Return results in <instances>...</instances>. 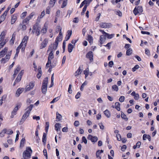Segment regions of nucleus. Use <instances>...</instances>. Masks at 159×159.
<instances>
[{
  "label": "nucleus",
  "mask_w": 159,
  "mask_h": 159,
  "mask_svg": "<svg viewBox=\"0 0 159 159\" xmlns=\"http://www.w3.org/2000/svg\"><path fill=\"white\" fill-rule=\"evenodd\" d=\"M32 151L30 147H27L23 153L21 159H30L31 157Z\"/></svg>",
  "instance_id": "nucleus-1"
},
{
  "label": "nucleus",
  "mask_w": 159,
  "mask_h": 159,
  "mask_svg": "<svg viewBox=\"0 0 159 159\" xmlns=\"http://www.w3.org/2000/svg\"><path fill=\"white\" fill-rule=\"evenodd\" d=\"M33 107L34 105L31 104L27 108L25 109V112L22 116V119L20 121V122H23L29 116L30 112Z\"/></svg>",
  "instance_id": "nucleus-2"
},
{
  "label": "nucleus",
  "mask_w": 159,
  "mask_h": 159,
  "mask_svg": "<svg viewBox=\"0 0 159 159\" xmlns=\"http://www.w3.org/2000/svg\"><path fill=\"white\" fill-rule=\"evenodd\" d=\"M48 82V77L44 79L42 84L41 90L42 93L44 94L46 93L47 91V86Z\"/></svg>",
  "instance_id": "nucleus-3"
},
{
  "label": "nucleus",
  "mask_w": 159,
  "mask_h": 159,
  "mask_svg": "<svg viewBox=\"0 0 159 159\" xmlns=\"http://www.w3.org/2000/svg\"><path fill=\"white\" fill-rule=\"evenodd\" d=\"M58 43V40L57 39H56L53 44H51L49 46L48 49L47 50V52L49 51L53 52V51L55 50L57 48Z\"/></svg>",
  "instance_id": "nucleus-4"
},
{
  "label": "nucleus",
  "mask_w": 159,
  "mask_h": 159,
  "mask_svg": "<svg viewBox=\"0 0 159 159\" xmlns=\"http://www.w3.org/2000/svg\"><path fill=\"white\" fill-rule=\"evenodd\" d=\"M33 30L32 31V33L34 34V33H35L37 36H39L40 34V28L38 26L37 23H35L33 26Z\"/></svg>",
  "instance_id": "nucleus-5"
},
{
  "label": "nucleus",
  "mask_w": 159,
  "mask_h": 159,
  "mask_svg": "<svg viewBox=\"0 0 159 159\" xmlns=\"http://www.w3.org/2000/svg\"><path fill=\"white\" fill-rule=\"evenodd\" d=\"M143 11L142 7L139 6L136 7L133 10V12L135 15H137L138 14H140Z\"/></svg>",
  "instance_id": "nucleus-6"
},
{
  "label": "nucleus",
  "mask_w": 159,
  "mask_h": 159,
  "mask_svg": "<svg viewBox=\"0 0 159 159\" xmlns=\"http://www.w3.org/2000/svg\"><path fill=\"white\" fill-rule=\"evenodd\" d=\"M21 105V104L20 103L18 104L16 107L14 108L11 113V118H13L14 117V116L16 114V112L18 110L19 108L20 107Z\"/></svg>",
  "instance_id": "nucleus-7"
},
{
  "label": "nucleus",
  "mask_w": 159,
  "mask_h": 159,
  "mask_svg": "<svg viewBox=\"0 0 159 159\" xmlns=\"http://www.w3.org/2000/svg\"><path fill=\"white\" fill-rule=\"evenodd\" d=\"M50 52H51L50 53L49 56L48 57V62L46 66V67L47 68L48 67L49 65L52 63L51 60L54 57L53 54L52 53V51H51Z\"/></svg>",
  "instance_id": "nucleus-8"
},
{
  "label": "nucleus",
  "mask_w": 159,
  "mask_h": 159,
  "mask_svg": "<svg viewBox=\"0 0 159 159\" xmlns=\"http://www.w3.org/2000/svg\"><path fill=\"white\" fill-rule=\"evenodd\" d=\"M11 54V51H10L8 54L6 55V56L4 58H2L1 60L2 63H5L7 61L10 57V56Z\"/></svg>",
  "instance_id": "nucleus-9"
},
{
  "label": "nucleus",
  "mask_w": 159,
  "mask_h": 159,
  "mask_svg": "<svg viewBox=\"0 0 159 159\" xmlns=\"http://www.w3.org/2000/svg\"><path fill=\"white\" fill-rule=\"evenodd\" d=\"M28 38V37L27 36H25L24 37L22 40V42L20 44L22 46V50L24 51L25 50V48L27 42Z\"/></svg>",
  "instance_id": "nucleus-10"
},
{
  "label": "nucleus",
  "mask_w": 159,
  "mask_h": 159,
  "mask_svg": "<svg viewBox=\"0 0 159 159\" xmlns=\"http://www.w3.org/2000/svg\"><path fill=\"white\" fill-rule=\"evenodd\" d=\"M35 14L34 12H32L29 16L27 17L25 19H24L22 23H29V21L32 18L34 15Z\"/></svg>",
  "instance_id": "nucleus-11"
},
{
  "label": "nucleus",
  "mask_w": 159,
  "mask_h": 159,
  "mask_svg": "<svg viewBox=\"0 0 159 159\" xmlns=\"http://www.w3.org/2000/svg\"><path fill=\"white\" fill-rule=\"evenodd\" d=\"M93 53L92 51H90L87 53L86 55V57L89 59L90 62L93 61Z\"/></svg>",
  "instance_id": "nucleus-12"
},
{
  "label": "nucleus",
  "mask_w": 159,
  "mask_h": 159,
  "mask_svg": "<svg viewBox=\"0 0 159 159\" xmlns=\"http://www.w3.org/2000/svg\"><path fill=\"white\" fill-rule=\"evenodd\" d=\"M34 86V82H30L29 85H27L26 86L25 88V91H30L33 88Z\"/></svg>",
  "instance_id": "nucleus-13"
},
{
  "label": "nucleus",
  "mask_w": 159,
  "mask_h": 159,
  "mask_svg": "<svg viewBox=\"0 0 159 159\" xmlns=\"http://www.w3.org/2000/svg\"><path fill=\"white\" fill-rule=\"evenodd\" d=\"M87 139H88L91 140L92 142L94 143L96 142L98 140V138L97 137H93L90 134L88 135Z\"/></svg>",
  "instance_id": "nucleus-14"
},
{
  "label": "nucleus",
  "mask_w": 159,
  "mask_h": 159,
  "mask_svg": "<svg viewBox=\"0 0 159 159\" xmlns=\"http://www.w3.org/2000/svg\"><path fill=\"white\" fill-rule=\"evenodd\" d=\"M111 25V24L109 23H101L100 24V26L102 28H109Z\"/></svg>",
  "instance_id": "nucleus-15"
},
{
  "label": "nucleus",
  "mask_w": 159,
  "mask_h": 159,
  "mask_svg": "<svg viewBox=\"0 0 159 159\" xmlns=\"http://www.w3.org/2000/svg\"><path fill=\"white\" fill-rule=\"evenodd\" d=\"M8 48L7 47H5L0 52V58L3 57L7 53Z\"/></svg>",
  "instance_id": "nucleus-16"
},
{
  "label": "nucleus",
  "mask_w": 159,
  "mask_h": 159,
  "mask_svg": "<svg viewBox=\"0 0 159 159\" xmlns=\"http://www.w3.org/2000/svg\"><path fill=\"white\" fill-rule=\"evenodd\" d=\"M48 43V40L47 39H45L41 43V46L40 47V49H43L44 48H45Z\"/></svg>",
  "instance_id": "nucleus-17"
},
{
  "label": "nucleus",
  "mask_w": 159,
  "mask_h": 159,
  "mask_svg": "<svg viewBox=\"0 0 159 159\" xmlns=\"http://www.w3.org/2000/svg\"><path fill=\"white\" fill-rule=\"evenodd\" d=\"M83 66H80L78 70L75 72V76L77 77L78 75L80 74L82 72L83 70Z\"/></svg>",
  "instance_id": "nucleus-18"
},
{
  "label": "nucleus",
  "mask_w": 159,
  "mask_h": 159,
  "mask_svg": "<svg viewBox=\"0 0 159 159\" xmlns=\"http://www.w3.org/2000/svg\"><path fill=\"white\" fill-rule=\"evenodd\" d=\"M6 31L4 30L1 33L0 35V42L1 41H2V40H7L6 39H4V37L6 35Z\"/></svg>",
  "instance_id": "nucleus-19"
},
{
  "label": "nucleus",
  "mask_w": 159,
  "mask_h": 159,
  "mask_svg": "<svg viewBox=\"0 0 159 159\" xmlns=\"http://www.w3.org/2000/svg\"><path fill=\"white\" fill-rule=\"evenodd\" d=\"M72 31L71 30H69L67 31V34L65 37V41H67L70 38L72 34Z\"/></svg>",
  "instance_id": "nucleus-20"
},
{
  "label": "nucleus",
  "mask_w": 159,
  "mask_h": 159,
  "mask_svg": "<svg viewBox=\"0 0 159 159\" xmlns=\"http://www.w3.org/2000/svg\"><path fill=\"white\" fill-rule=\"evenodd\" d=\"M17 16L16 15H13L11 16V24H14L17 20Z\"/></svg>",
  "instance_id": "nucleus-21"
},
{
  "label": "nucleus",
  "mask_w": 159,
  "mask_h": 159,
  "mask_svg": "<svg viewBox=\"0 0 159 159\" xmlns=\"http://www.w3.org/2000/svg\"><path fill=\"white\" fill-rule=\"evenodd\" d=\"M24 89L23 88L21 89L19 88L18 89L16 93V95L17 97H18L20 95V94L24 91Z\"/></svg>",
  "instance_id": "nucleus-22"
},
{
  "label": "nucleus",
  "mask_w": 159,
  "mask_h": 159,
  "mask_svg": "<svg viewBox=\"0 0 159 159\" xmlns=\"http://www.w3.org/2000/svg\"><path fill=\"white\" fill-rule=\"evenodd\" d=\"M143 140H146L147 139H148L149 141H151V137L148 134H144L143 136Z\"/></svg>",
  "instance_id": "nucleus-23"
},
{
  "label": "nucleus",
  "mask_w": 159,
  "mask_h": 159,
  "mask_svg": "<svg viewBox=\"0 0 159 159\" xmlns=\"http://www.w3.org/2000/svg\"><path fill=\"white\" fill-rule=\"evenodd\" d=\"M61 125L59 123H57L55 125V129L56 130L58 131L60 130L61 128Z\"/></svg>",
  "instance_id": "nucleus-24"
},
{
  "label": "nucleus",
  "mask_w": 159,
  "mask_h": 159,
  "mask_svg": "<svg viewBox=\"0 0 159 159\" xmlns=\"http://www.w3.org/2000/svg\"><path fill=\"white\" fill-rule=\"evenodd\" d=\"M50 66H49L50 67L49 69L48 70V72L49 73H50L52 71V69L55 67L56 66V63H51V64H50Z\"/></svg>",
  "instance_id": "nucleus-25"
},
{
  "label": "nucleus",
  "mask_w": 159,
  "mask_h": 159,
  "mask_svg": "<svg viewBox=\"0 0 159 159\" xmlns=\"http://www.w3.org/2000/svg\"><path fill=\"white\" fill-rule=\"evenodd\" d=\"M73 48V46L71 43L69 44L68 47V49L69 52L70 53L72 51Z\"/></svg>",
  "instance_id": "nucleus-26"
},
{
  "label": "nucleus",
  "mask_w": 159,
  "mask_h": 159,
  "mask_svg": "<svg viewBox=\"0 0 159 159\" xmlns=\"http://www.w3.org/2000/svg\"><path fill=\"white\" fill-rule=\"evenodd\" d=\"M104 113L107 118H109L111 116L110 112L108 110L105 111H104Z\"/></svg>",
  "instance_id": "nucleus-27"
},
{
  "label": "nucleus",
  "mask_w": 159,
  "mask_h": 159,
  "mask_svg": "<svg viewBox=\"0 0 159 159\" xmlns=\"http://www.w3.org/2000/svg\"><path fill=\"white\" fill-rule=\"evenodd\" d=\"M115 108L118 111H120V104L118 102H116L115 103Z\"/></svg>",
  "instance_id": "nucleus-28"
},
{
  "label": "nucleus",
  "mask_w": 159,
  "mask_h": 159,
  "mask_svg": "<svg viewBox=\"0 0 159 159\" xmlns=\"http://www.w3.org/2000/svg\"><path fill=\"white\" fill-rule=\"evenodd\" d=\"M7 42V40H4L0 42V49L4 46Z\"/></svg>",
  "instance_id": "nucleus-29"
},
{
  "label": "nucleus",
  "mask_w": 159,
  "mask_h": 159,
  "mask_svg": "<svg viewBox=\"0 0 159 159\" xmlns=\"http://www.w3.org/2000/svg\"><path fill=\"white\" fill-rule=\"evenodd\" d=\"M62 33L61 31L60 30L59 31V36L56 38V39H57L58 40V41H61V39L62 38Z\"/></svg>",
  "instance_id": "nucleus-30"
},
{
  "label": "nucleus",
  "mask_w": 159,
  "mask_h": 159,
  "mask_svg": "<svg viewBox=\"0 0 159 159\" xmlns=\"http://www.w3.org/2000/svg\"><path fill=\"white\" fill-rule=\"evenodd\" d=\"M7 97V95H4L2 97L1 99H0V106H1L2 104V101H4L5 100Z\"/></svg>",
  "instance_id": "nucleus-31"
},
{
  "label": "nucleus",
  "mask_w": 159,
  "mask_h": 159,
  "mask_svg": "<svg viewBox=\"0 0 159 159\" xmlns=\"http://www.w3.org/2000/svg\"><path fill=\"white\" fill-rule=\"evenodd\" d=\"M7 129H4L0 133V136L1 137H2L4 136L5 134L6 133Z\"/></svg>",
  "instance_id": "nucleus-32"
},
{
  "label": "nucleus",
  "mask_w": 159,
  "mask_h": 159,
  "mask_svg": "<svg viewBox=\"0 0 159 159\" xmlns=\"http://www.w3.org/2000/svg\"><path fill=\"white\" fill-rule=\"evenodd\" d=\"M16 34L13 33L12 36V38L10 40V42L13 44L14 43V40L15 39Z\"/></svg>",
  "instance_id": "nucleus-33"
},
{
  "label": "nucleus",
  "mask_w": 159,
  "mask_h": 159,
  "mask_svg": "<svg viewBox=\"0 0 159 159\" xmlns=\"http://www.w3.org/2000/svg\"><path fill=\"white\" fill-rule=\"evenodd\" d=\"M57 0H51L49 2V5L51 7H53L55 5Z\"/></svg>",
  "instance_id": "nucleus-34"
},
{
  "label": "nucleus",
  "mask_w": 159,
  "mask_h": 159,
  "mask_svg": "<svg viewBox=\"0 0 159 159\" xmlns=\"http://www.w3.org/2000/svg\"><path fill=\"white\" fill-rule=\"evenodd\" d=\"M42 141L44 143H45L46 142V134L44 133L43 134Z\"/></svg>",
  "instance_id": "nucleus-35"
},
{
  "label": "nucleus",
  "mask_w": 159,
  "mask_h": 159,
  "mask_svg": "<svg viewBox=\"0 0 159 159\" xmlns=\"http://www.w3.org/2000/svg\"><path fill=\"white\" fill-rule=\"evenodd\" d=\"M88 83V82L86 81H85L81 85L80 89L81 91H83V89L84 87Z\"/></svg>",
  "instance_id": "nucleus-36"
},
{
  "label": "nucleus",
  "mask_w": 159,
  "mask_h": 159,
  "mask_svg": "<svg viewBox=\"0 0 159 159\" xmlns=\"http://www.w3.org/2000/svg\"><path fill=\"white\" fill-rule=\"evenodd\" d=\"M105 36L103 35L100 36V40L101 41V42H100V43L101 45H102V44L103 42L104 41L105 39Z\"/></svg>",
  "instance_id": "nucleus-37"
},
{
  "label": "nucleus",
  "mask_w": 159,
  "mask_h": 159,
  "mask_svg": "<svg viewBox=\"0 0 159 159\" xmlns=\"http://www.w3.org/2000/svg\"><path fill=\"white\" fill-rule=\"evenodd\" d=\"M121 117L122 118L125 119L126 121L128 120V119L126 117V116L125 115L123 112H121Z\"/></svg>",
  "instance_id": "nucleus-38"
},
{
  "label": "nucleus",
  "mask_w": 159,
  "mask_h": 159,
  "mask_svg": "<svg viewBox=\"0 0 159 159\" xmlns=\"http://www.w3.org/2000/svg\"><path fill=\"white\" fill-rule=\"evenodd\" d=\"M112 89L114 91L117 92L118 90V88L116 85H114L112 87Z\"/></svg>",
  "instance_id": "nucleus-39"
},
{
  "label": "nucleus",
  "mask_w": 159,
  "mask_h": 159,
  "mask_svg": "<svg viewBox=\"0 0 159 159\" xmlns=\"http://www.w3.org/2000/svg\"><path fill=\"white\" fill-rule=\"evenodd\" d=\"M132 53V50L131 48L128 49L126 52V54L127 56L130 55Z\"/></svg>",
  "instance_id": "nucleus-40"
},
{
  "label": "nucleus",
  "mask_w": 159,
  "mask_h": 159,
  "mask_svg": "<svg viewBox=\"0 0 159 159\" xmlns=\"http://www.w3.org/2000/svg\"><path fill=\"white\" fill-rule=\"evenodd\" d=\"M56 119H58V121H60L61 118V116L57 112H56Z\"/></svg>",
  "instance_id": "nucleus-41"
},
{
  "label": "nucleus",
  "mask_w": 159,
  "mask_h": 159,
  "mask_svg": "<svg viewBox=\"0 0 159 159\" xmlns=\"http://www.w3.org/2000/svg\"><path fill=\"white\" fill-rule=\"evenodd\" d=\"M89 2H88V1L86 0H84V1H83L81 3V4L80 7V8H81L82 7H83L84 5L86 4H88Z\"/></svg>",
  "instance_id": "nucleus-42"
},
{
  "label": "nucleus",
  "mask_w": 159,
  "mask_h": 159,
  "mask_svg": "<svg viewBox=\"0 0 159 159\" xmlns=\"http://www.w3.org/2000/svg\"><path fill=\"white\" fill-rule=\"evenodd\" d=\"M49 127V122H47L46 123V127L45 130L46 132L47 133L48 132Z\"/></svg>",
  "instance_id": "nucleus-43"
},
{
  "label": "nucleus",
  "mask_w": 159,
  "mask_h": 159,
  "mask_svg": "<svg viewBox=\"0 0 159 159\" xmlns=\"http://www.w3.org/2000/svg\"><path fill=\"white\" fill-rule=\"evenodd\" d=\"M88 40L90 43H92L93 39L92 36L90 35H89L88 38Z\"/></svg>",
  "instance_id": "nucleus-44"
},
{
  "label": "nucleus",
  "mask_w": 159,
  "mask_h": 159,
  "mask_svg": "<svg viewBox=\"0 0 159 159\" xmlns=\"http://www.w3.org/2000/svg\"><path fill=\"white\" fill-rule=\"evenodd\" d=\"M59 99V97H56L54 98L50 102V103H53L57 102V100H58Z\"/></svg>",
  "instance_id": "nucleus-45"
},
{
  "label": "nucleus",
  "mask_w": 159,
  "mask_h": 159,
  "mask_svg": "<svg viewBox=\"0 0 159 159\" xmlns=\"http://www.w3.org/2000/svg\"><path fill=\"white\" fill-rule=\"evenodd\" d=\"M20 66H18L14 71V73L17 74L18 72L20 70Z\"/></svg>",
  "instance_id": "nucleus-46"
},
{
  "label": "nucleus",
  "mask_w": 159,
  "mask_h": 159,
  "mask_svg": "<svg viewBox=\"0 0 159 159\" xmlns=\"http://www.w3.org/2000/svg\"><path fill=\"white\" fill-rule=\"evenodd\" d=\"M84 74L85 75V78H87L89 75V70L86 69L84 71Z\"/></svg>",
  "instance_id": "nucleus-47"
},
{
  "label": "nucleus",
  "mask_w": 159,
  "mask_h": 159,
  "mask_svg": "<svg viewBox=\"0 0 159 159\" xmlns=\"http://www.w3.org/2000/svg\"><path fill=\"white\" fill-rule=\"evenodd\" d=\"M106 34V36H107L108 38L110 39L112 38L114 35V34H110L108 33Z\"/></svg>",
  "instance_id": "nucleus-48"
},
{
  "label": "nucleus",
  "mask_w": 159,
  "mask_h": 159,
  "mask_svg": "<svg viewBox=\"0 0 159 159\" xmlns=\"http://www.w3.org/2000/svg\"><path fill=\"white\" fill-rule=\"evenodd\" d=\"M139 67V66L138 65H136L132 69L133 72L135 71L137 69H138Z\"/></svg>",
  "instance_id": "nucleus-49"
},
{
  "label": "nucleus",
  "mask_w": 159,
  "mask_h": 159,
  "mask_svg": "<svg viewBox=\"0 0 159 159\" xmlns=\"http://www.w3.org/2000/svg\"><path fill=\"white\" fill-rule=\"evenodd\" d=\"M20 25L21 26V29L22 30H25L26 29V26L25 25H22V24H20Z\"/></svg>",
  "instance_id": "nucleus-50"
},
{
  "label": "nucleus",
  "mask_w": 159,
  "mask_h": 159,
  "mask_svg": "<svg viewBox=\"0 0 159 159\" xmlns=\"http://www.w3.org/2000/svg\"><path fill=\"white\" fill-rule=\"evenodd\" d=\"M50 7H48L46 9V13L47 14H49L50 11Z\"/></svg>",
  "instance_id": "nucleus-51"
},
{
  "label": "nucleus",
  "mask_w": 159,
  "mask_h": 159,
  "mask_svg": "<svg viewBox=\"0 0 159 159\" xmlns=\"http://www.w3.org/2000/svg\"><path fill=\"white\" fill-rule=\"evenodd\" d=\"M45 15V12L44 11H43L41 13V14L39 16V17H38V19H39V18H42Z\"/></svg>",
  "instance_id": "nucleus-52"
},
{
  "label": "nucleus",
  "mask_w": 159,
  "mask_h": 159,
  "mask_svg": "<svg viewBox=\"0 0 159 159\" xmlns=\"http://www.w3.org/2000/svg\"><path fill=\"white\" fill-rule=\"evenodd\" d=\"M27 12L24 11L22 13L21 16V18L22 19L24 18L27 15Z\"/></svg>",
  "instance_id": "nucleus-53"
},
{
  "label": "nucleus",
  "mask_w": 159,
  "mask_h": 159,
  "mask_svg": "<svg viewBox=\"0 0 159 159\" xmlns=\"http://www.w3.org/2000/svg\"><path fill=\"white\" fill-rule=\"evenodd\" d=\"M21 48V49L22 48V46L20 44L16 49V53H19L20 49Z\"/></svg>",
  "instance_id": "nucleus-54"
},
{
  "label": "nucleus",
  "mask_w": 159,
  "mask_h": 159,
  "mask_svg": "<svg viewBox=\"0 0 159 159\" xmlns=\"http://www.w3.org/2000/svg\"><path fill=\"white\" fill-rule=\"evenodd\" d=\"M5 18L6 17L2 15L0 17V21L2 22L5 20Z\"/></svg>",
  "instance_id": "nucleus-55"
},
{
  "label": "nucleus",
  "mask_w": 159,
  "mask_h": 159,
  "mask_svg": "<svg viewBox=\"0 0 159 159\" xmlns=\"http://www.w3.org/2000/svg\"><path fill=\"white\" fill-rule=\"evenodd\" d=\"M125 99V98L124 96H121L119 99V101L120 102H122L124 101Z\"/></svg>",
  "instance_id": "nucleus-56"
},
{
  "label": "nucleus",
  "mask_w": 159,
  "mask_h": 159,
  "mask_svg": "<svg viewBox=\"0 0 159 159\" xmlns=\"http://www.w3.org/2000/svg\"><path fill=\"white\" fill-rule=\"evenodd\" d=\"M33 118L34 120H40V118L39 116H34Z\"/></svg>",
  "instance_id": "nucleus-57"
},
{
  "label": "nucleus",
  "mask_w": 159,
  "mask_h": 159,
  "mask_svg": "<svg viewBox=\"0 0 159 159\" xmlns=\"http://www.w3.org/2000/svg\"><path fill=\"white\" fill-rule=\"evenodd\" d=\"M79 21V19L78 17H75L73 19V22L75 23H78Z\"/></svg>",
  "instance_id": "nucleus-58"
},
{
  "label": "nucleus",
  "mask_w": 159,
  "mask_h": 159,
  "mask_svg": "<svg viewBox=\"0 0 159 159\" xmlns=\"http://www.w3.org/2000/svg\"><path fill=\"white\" fill-rule=\"evenodd\" d=\"M13 131H12V130H11V129H9V130H7L6 133L8 134H9V135L11 134H13Z\"/></svg>",
  "instance_id": "nucleus-59"
},
{
  "label": "nucleus",
  "mask_w": 159,
  "mask_h": 159,
  "mask_svg": "<svg viewBox=\"0 0 159 159\" xmlns=\"http://www.w3.org/2000/svg\"><path fill=\"white\" fill-rule=\"evenodd\" d=\"M82 141L83 142H84L85 144H86L87 143V141L86 138L84 136H83L82 138Z\"/></svg>",
  "instance_id": "nucleus-60"
},
{
  "label": "nucleus",
  "mask_w": 159,
  "mask_h": 159,
  "mask_svg": "<svg viewBox=\"0 0 159 159\" xmlns=\"http://www.w3.org/2000/svg\"><path fill=\"white\" fill-rule=\"evenodd\" d=\"M47 31V29L45 27H43L42 29L41 30V32L42 33L44 34Z\"/></svg>",
  "instance_id": "nucleus-61"
},
{
  "label": "nucleus",
  "mask_w": 159,
  "mask_h": 159,
  "mask_svg": "<svg viewBox=\"0 0 159 159\" xmlns=\"http://www.w3.org/2000/svg\"><path fill=\"white\" fill-rule=\"evenodd\" d=\"M116 14L120 16H121L122 15V12L119 10L116 11Z\"/></svg>",
  "instance_id": "nucleus-62"
},
{
  "label": "nucleus",
  "mask_w": 159,
  "mask_h": 159,
  "mask_svg": "<svg viewBox=\"0 0 159 159\" xmlns=\"http://www.w3.org/2000/svg\"><path fill=\"white\" fill-rule=\"evenodd\" d=\"M114 64L113 62L112 61H110L108 63V66L110 67H112Z\"/></svg>",
  "instance_id": "nucleus-63"
},
{
  "label": "nucleus",
  "mask_w": 159,
  "mask_h": 159,
  "mask_svg": "<svg viewBox=\"0 0 159 159\" xmlns=\"http://www.w3.org/2000/svg\"><path fill=\"white\" fill-rule=\"evenodd\" d=\"M21 77H20L18 76L15 80L17 82H20L21 80Z\"/></svg>",
  "instance_id": "nucleus-64"
}]
</instances>
